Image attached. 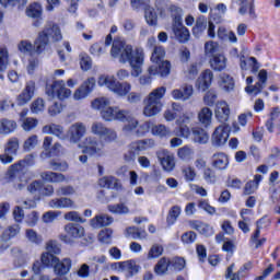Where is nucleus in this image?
I'll list each match as a JSON object with an SVG mask.
<instances>
[{"label": "nucleus", "mask_w": 280, "mask_h": 280, "mask_svg": "<svg viewBox=\"0 0 280 280\" xmlns=\"http://www.w3.org/2000/svg\"><path fill=\"white\" fill-rule=\"evenodd\" d=\"M34 164V156L26 155L23 160L12 164L5 174V180L12 183L14 189H25L30 183V177L25 174L24 170Z\"/></svg>", "instance_id": "7ed1b4c3"}, {"label": "nucleus", "mask_w": 280, "mask_h": 280, "mask_svg": "<svg viewBox=\"0 0 280 280\" xmlns=\"http://www.w3.org/2000/svg\"><path fill=\"white\" fill-rule=\"evenodd\" d=\"M177 156L182 161H190V159H194V149L189 145H185L178 149Z\"/></svg>", "instance_id": "49530a36"}, {"label": "nucleus", "mask_w": 280, "mask_h": 280, "mask_svg": "<svg viewBox=\"0 0 280 280\" xmlns=\"http://www.w3.org/2000/svg\"><path fill=\"white\" fill-rule=\"evenodd\" d=\"M40 178L46 183H65L67 177L62 173L46 171L40 173Z\"/></svg>", "instance_id": "bb28decb"}, {"label": "nucleus", "mask_w": 280, "mask_h": 280, "mask_svg": "<svg viewBox=\"0 0 280 280\" xmlns=\"http://www.w3.org/2000/svg\"><path fill=\"white\" fill-rule=\"evenodd\" d=\"M46 94L48 97H58V100H67L71 97V90L65 86V81H55L50 85H46Z\"/></svg>", "instance_id": "0eeeda50"}, {"label": "nucleus", "mask_w": 280, "mask_h": 280, "mask_svg": "<svg viewBox=\"0 0 280 280\" xmlns=\"http://www.w3.org/2000/svg\"><path fill=\"white\" fill-rule=\"evenodd\" d=\"M36 91V82L27 81L25 89L16 97L19 106H25L34 97V92Z\"/></svg>", "instance_id": "2eb2a0df"}, {"label": "nucleus", "mask_w": 280, "mask_h": 280, "mask_svg": "<svg viewBox=\"0 0 280 280\" xmlns=\"http://www.w3.org/2000/svg\"><path fill=\"white\" fill-rule=\"evenodd\" d=\"M280 110L279 107H273L270 113V119L266 122V128L269 132H275V124H277V119H279Z\"/></svg>", "instance_id": "a19ab883"}, {"label": "nucleus", "mask_w": 280, "mask_h": 280, "mask_svg": "<svg viewBox=\"0 0 280 280\" xmlns=\"http://www.w3.org/2000/svg\"><path fill=\"white\" fill-rule=\"evenodd\" d=\"M18 128L16 121L8 118L0 119V135H12Z\"/></svg>", "instance_id": "c85d7f7f"}, {"label": "nucleus", "mask_w": 280, "mask_h": 280, "mask_svg": "<svg viewBox=\"0 0 280 280\" xmlns=\"http://www.w3.org/2000/svg\"><path fill=\"white\" fill-rule=\"evenodd\" d=\"M50 209H73L75 207V202L71 198L61 197L51 199L48 202Z\"/></svg>", "instance_id": "4be33fe9"}, {"label": "nucleus", "mask_w": 280, "mask_h": 280, "mask_svg": "<svg viewBox=\"0 0 280 280\" xmlns=\"http://www.w3.org/2000/svg\"><path fill=\"white\" fill-rule=\"evenodd\" d=\"M264 89H266V86L261 84V82H257L255 85H247L245 91L248 93V95H259Z\"/></svg>", "instance_id": "69168bd1"}, {"label": "nucleus", "mask_w": 280, "mask_h": 280, "mask_svg": "<svg viewBox=\"0 0 280 280\" xmlns=\"http://www.w3.org/2000/svg\"><path fill=\"white\" fill-rule=\"evenodd\" d=\"M264 180V176L261 175H255L254 180H249L244 188V191L247 196H250V194H255L259 187V182Z\"/></svg>", "instance_id": "4c0bfd02"}, {"label": "nucleus", "mask_w": 280, "mask_h": 280, "mask_svg": "<svg viewBox=\"0 0 280 280\" xmlns=\"http://www.w3.org/2000/svg\"><path fill=\"white\" fill-rule=\"evenodd\" d=\"M113 268L115 270H118V272H130L131 275H135L138 272V267L135 260H126L120 262H115L113 265Z\"/></svg>", "instance_id": "393cba45"}, {"label": "nucleus", "mask_w": 280, "mask_h": 280, "mask_svg": "<svg viewBox=\"0 0 280 280\" xmlns=\"http://www.w3.org/2000/svg\"><path fill=\"white\" fill-rule=\"evenodd\" d=\"M86 135V126L83 122H75L71 125L66 133V139L70 143H80Z\"/></svg>", "instance_id": "6e6552de"}, {"label": "nucleus", "mask_w": 280, "mask_h": 280, "mask_svg": "<svg viewBox=\"0 0 280 280\" xmlns=\"http://www.w3.org/2000/svg\"><path fill=\"white\" fill-rule=\"evenodd\" d=\"M43 14V7L39 3L30 4L26 9V15L31 19H40Z\"/></svg>", "instance_id": "37998d69"}, {"label": "nucleus", "mask_w": 280, "mask_h": 280, "mask_svg": "<svg viewBox=\"0 0 280 280\" xmlns=\"http://www.w3.org/2000/svg\"><path fill=\"white\" fill-rule=\"evenodd\" d=\"M144 19H145L148 25H151V26L156 25V23L159 21V16L156 15V11L154 10V8L149 7L145 9Z\"/></svg>", "instance_id": "de8ad7c7"}, {"label": "nucleus", "mask_w": 280, "mask_h": 280, "mask_svg": "<svg viewBox=\"0 0 280 280\" xmlns=\"http://www.w3.org/2000/svg\"><path fill=\"white\" fill-rule=\"evenodd\" d=\"M36 145H38V136L33 135L24 141L23 149L25 152H31Z\"/></svg>", "instance_id": "4d7b16f0"}, {"label": "nucleus", "mask_w": 280, "mask_h": 280, "mask_svg": "<svg viewBox=\"0 0 280 280\" xmlns=\"http://www.w3.org/2000/svg\"><path fill=\"white\" fill-rule=\"evenodd\" d=\"M173 100H182V102H187L189 97L194 95V86L185 84L182 89H175L171 92Z\"/></svg>", "instance_id": "6ab92c4d"}, {"label": "nucleus", "mask_w": 280, "mask_h": 280, "mask_svg": "<svg viewBox=\"0 0 280 280\" xmlns=\"http://www.w3.org/2000/svg\"><path fill=\"white\" fill-rule=\"evenodd\" d=\"M191 139L194 143H200L205 145V143H209V133L200 127L192 128Z\"/></svg>", "instance_id": "cd10ccee"}, {"label": "nucleus", "mask_w": 280, "mask_h": 280, "mask_svg": "<svg viewBox=\"0 0 280 280\" xmlns=\"http://www.w3.org/2000/svg\"><path fill=\"white\" fill-rule=\"evenodd\" d=\"M158 159L163 167L164 172H173L176 167V160L174 158V153L167 150L158 151Z\"/></svg>", "instance_id": "f8f14e48"}, {"label": "nucleus", "mask_w": 280, "mask_h": 280, "mask_svg": "<svg viewBox=\"0 0 280 280\" xmlns=\"http://www.w3.org/2000/svg\"><path fill=\"white\" fill-rule=\"evenodd\" d=\"M126 237H131V240H145L148 232L137 226H130L126 229Z\"/></svg>", "instance_id": "2f4dec72"}, {"label": "nucleus", "mask_w": 280, "mask_h": 280, "mask_svg": "<svg viewBox=\"0 0 280 280\" xmlns=\"http://www.w3.org/2000/svg\"><path fill=\"white\" fill-rule=\"evenodd\" d=\"M112 222H114L113 217L108 214H98L91 219L90 225L92 229H102L104 226H110Z\"/></svg>", "instance_id": "b1692460"}, {"label": "nucleus", "mask_w": 280, "mask_h": 280, "mask_svg": "<svg viewBox=\"0 0 280 280\" xmlns=\"http://www.w3.org/2000/svg\"><path fill=\"white\" fill-rule=\"evenodd\" d=\"M205 30H207V18L205 15H200L196 20V25L192 28V34L195 36H200V34H202Z\"/></svg>", "instance_id": "79ce46f5"}, {"label": "nucleus", "mask_w": 280, "mask_h": 280, "mask_svg": "<svg viewBox=\"0 0 280 280\" xmlns=\"http://www.w3.org/2000/svg\"><path fill=\"white\" fill-rule=\"evenodd\" d=\"M107 128L104 124L95 121L91 126V132L96 137H102Z\"/></svg>", "instance_id": "052dcab7"}, {"label": "nucleus", "mask_w": 280, "mask_h": 280, "mask_svg": "<svg viewBox=\"0 0 280 280\" xmlns=\"http://www.w3.org/2000/svg\"><path fill=\"white\" fill-rule=\"evenodd\" d=\"M191 229L195 231H198L201 235H205L206 237H209L213 233V228L207 225V223H202L200 221H192L190 222Z\"/></svg>", "instance_id": "473e14b6"}, {"label": "nucleus", "mask_w": 280, "mask_h": 280, "mask_svg": "<svg viewBox=\"0 0 280 280\" xmlns=\"http://www.w3.org/2000/svg\"><path fill=\"white\" fill-rule=\"evenodd\" d=\"M38 126V119L36 118H24L22 120V128L25 132H31Z\"/></svg>", "instance_id": "6e6d98bb"}, {"label": "nucleus", "mask_w": 280, "mask_h": 280, "mask_svg": "<svg viewBox=\"0 0 280 280\" xmlns=\"http://www.w3.org/2000/svg\"><path fill=\"white\" fill-rule=\"evenodd\" d=\"M98 185L105 189H119V179L113 176H105L98 180Z\"/></svg>", "instance_id": "7c9ffc66"}, {"label": "nucleus", "mask_w": 280, "mask_h": 280, "mask_svg": "<svg viewBox=\"0 0 280 280\" xmlns=\"http://www.w3.org/2000/svg\"><path fill=\"white\" fill-rule=\"evenodd\" d=\"M167 11L170 12L172 19H173V25H176L178 23H183V9L176 4H171L167 8Z\"/></svg>", "instance_id": "f704fd0d"}, {"label": "nucleus", "mask_w": 280, "mask_h": 280, "mask_svg": "<svg viewBox=\"0 0 280 280\" xmlns=\"http://www.w3.org/2000/svg\"><path fill=\"white\" fill-rule=\"evenodd\" d=\"M165 93H167V88H156L143 100V104L145 106H161V100L165 97Z\"/></svg>", "instance_id": "ddd939ff"}, {"label": "nucleus", "mask_w": 280, "mask_h": 280, "mask_svg": "<svg viewBox=\"0 0 280 280\" xmlns=\"http://www.w3.org/2000/svg\"><path fill=\"white\" fill-rule=\"evenodd\" d=\"M209 63L213 71H224L226 69V57L222 52H218L211 56Z\"/></svg>", "instance_id": "5701e85b"}, {"label": "nucleus", "mask_w": 280, "mask_h": 280, "mask_svg": "<svg viewBox=\"0 0 280 280\" xmlns=\"http://www.w3.org/2000/svg\"><path fill=\"white\" fill-rule=\"evenodd\" d=\"M213 82V71L207 69L205 70L196 81V88L198 91H207L211 83Z\"/></svg>", "instance_id": "f3484780"}, {"label": "nucleus", "mask_w": 280, "mask_h": 280, "mask_svg": "<svg viewBox=\"0 0 280 280\" xmlns=\"http://www.w3.org/2000/svg\"><path fill=\"white\" fill-rule=\"evenodd\" d=\"M233 270H235V264L234 262L226 268L225 279L240 280V277H242V273H240V271L233 272Z\"/></svg>", "instance_id": "338daca9"}, {"label": "nucleus", "mask_w": 280, "mask_h": 280, "mask_svg": "<svg viewBox=\"0 0 280 280\" xmlns=\"http://www.w3.org/2000/svg\"><path fill=\"white\" fill-rule=\"evenodd\" d=\"M172 71V63L170 61H161L160 63L152 65L148 69L150 75H161V78H167Z\"/></svg>", "instance_id": "4468645a"}, {"label": "nucleus", "mask_w": 280, "mask_h": 280, "mask_svg": "<svg viewBox=\"0 0 280 280\" xmlns=\"http://www.w3.org/2000/svg\"><path fill=\"white\" fill-rule=\"evenodd\" d=\"M180 206H173L170 211H168V215L166 218V222L167 224H175L176 220H178V218L180 217Z\"/></svg>", "instance_id": "3c124183"}, {"label": "nucleus", "mask_w": 280, "mask_h": 280, "mask_svg": "<svg viewBox=\"0 0 280 280\" xmlns=\"http://www.w3.org/2000/svg\"><path fill=\"white\" fill-rule=\"evenodd\" d=\"M164 250H165V248L163 247V245L155 243L149 249L147 257H148V259H159V257H161V255H163Z\"/></svg>", "instance_id": "a18cd8bd"}, {"label": "nucleus", "mask_w": 280, "mask_h": 280, "mask_svg": "<svg viewBox=\"0 0 280 280\" xmlns=\"http://www.w3.org/2000/svg\"><path fill=\"white\" fill-rule=\"evenodd\" d=\"M98 86H106L116 95H128L130 93L131 85L128 82L120 83L115 77L103 74L98 78Z\"/></svg>", "instance_id": "39448f33"}, {"label": "nucleus", "mask_w": 280, "mask_h": 280, "mask_svg": "<svg viewBox=\"0 0 280 280\" xmlns=\"http://www.w3.org/2000/svg\"><path fill=\"white\" fill-rule=\"evenodd\" d=\"M214 117L221 124L229 121V117H231V108H229V106H218L214 110Z\"/></svg>", "instance_id": "72a5a7b5"}, {"label": "nucleus", "mask_w": 280, "mask_h": 280, "mask_svg": "<svg viewBox=\"0 0 280 280\" xmlns=\"http://www.w3.org/2000/svg\"><path fill=\"white\" fill-rule=\"evenodd\" d=\"M165 48L163 46H154V49L151 55V62L153 65H160V62H165Z\"/></svg>", "instance_id": "e433bc0d"}, {"label": "nucleus", "mask_w": 280, "mask_h": 280, "mask_svg": "<svg viewBox=\"0 0 280 280\" xmlns=\"http://www.w3.org/2000/svg\"><path fill=\"white\" fill-rule=\"evenodd\" d=\"M212 117H213V113L211 112V109H209V107H203L198 114V119L200 124L205 126V128H208V126H211Z\"/></svg>", "instance_id": "c9c22d12"}, {"label": "nucleus", "mask_w": 280, "mask_h": 280, "mask_svg": "<svg viewBox=\"0 0 280 280\" xmlns=\"http://www.w3.org/2000/svg\"><path fill=\"white\" fill-rule=\"evenodd\" d=\"M63 231L66 235H61V240L66 243L71 242V240H80L84 237V226L77 223H68L65 225Z\"/></svg>", "instance_id": "1a4fd4ad"}, {"label": "nucleus", "mask_w": 280, "mask_h": 280, "mask_svg": "<svg viewBox=\"0 0 280 280\" xmlns=\"http://www.w3.org/2000/svg\"><path fill=\"white\" fill-rule=\"evenodd\" d=\"M25 237L31 244H35V246H40V244H43V236L33 229H27L25 231Z\"/></svg>", "instance_id": "ea45409f"}, {"label": "nucleus", "mask_w": 280, "mask_h": 280, "mask_svg": "<svg viewBox=\"0 0 280 280\" xmlns=\"http://www.w3.org/2000/svg\"><path fill=\"white\" fill-rule=\"evenodd\" d=\"M98 240L100 242H102V244H110L113 240V230L110 229L102 230L98 234Z\"/></svg>", "instance_id": "bf43d9fd"}, {"label": "nucleus", "mask_w": 280, "mask_h": 280, "mask_svg": "<svg viewBox=\"0 0 280 280\" xmlns=\"http://www.w3.org/2000/svg\"><path fill=\"white\" fill-rule=\"evenodd\" d=\"M63 218L68 222H77L79 224H84V222H86V219H83L78 211H69L63 215Z\"/></svg>", "instance_id": "864d4df0"}, {"label": "nucleus", "mask_w": 280, "mask_h": 280, "mask_svg": "<svg viewBox=\"0 0 280 280\" xmlns=\"http://www.w3.org/2000/svg\"><path fill=\"white\" fill-rule=\"evenodd\" d=\"M18 233H21V226L19 224H13V225L9 226L2 233V235L5 236L7 238L9 237V242H10V240H12V237H16Z\"/></svg>", "instance_id": "e2e57ef3"}, {"label": "nucleus", "mask_w": 280, "mask_h": 280, "mask_svg": "<svg viewBox=\"0 0 280 280\" xmlns=\"http://www.w3.org/2000/svg\"><path fill=\"white\" fill-rule=\"evenodd\" d=\"M101 113V117L105 121H127L122 128L125 135H133L135 137H144L150 132L151 124L144 121L139 124V120L132 116V114L126 109H119V107L98 106L96 107Z\"/></svg>", "instance_id": "f257e3e1"}, {"label": "nucleus", "mask_w": 280, "mask_h": 280, "mask_svg": "<svg viewBox=\"0 0 280 280\" xmlns=\"http://www.w3.org/2000/svg\"><path fill=\"white\" fill-rule=\"evenodd\" d=\"M100 138L103 139L105 143H113V141H117V131L107 127Z\"/></svg>", "instance_id": "5fc2aeb1"}, {"label": "nucleus", "mask_w": 280, "mask_h": 280, "mask_svg": "<svg viewBox=\"0 0 280 280\" xmlns=\"http://www.w3.org/2000/svg\"><path fill=\"white\" fill-rule=\"evenodd\" d=\"M170 266L177 272H180V270L185 268V258L175 257L173 259H170Z\"/></svg>", "instance_id": "0e129e2a"}, {"label": "nucleus", "mask_w": 280, "mask_h": 280, "mask_svg": "<svg viewBox=\"0 0 280 280\" xmlns=\"http://www.w3.org/2000/svg\"><path fill=\"white\" fill-rule=\"evenodd\" d=\"M151 132L155 137H161V138L170 137V135H172V131L170 130V128L165 127V125H154L151 128Z\"/></svg>", "instance_id": "09e8293b"}, {"label": "nucleus", "mask_w": 280, "mask_h": 280, "mask_svg": "<svg viewBox=\"0 0 280 280\" xmlns=\"http://www.w3.org/2000/svg\"><path fill=\"white\" fill-rule=\"evenodd\" d=\"M40 261L46 268H54V265L56 261H58V257H56L54 254H50L49 252H45L40 256Z\"/></svg>", "instance_id": "c03bdc74"}, {"label": "nucleus", "mask_w": 280, "mask_h": 280, "mask_svg": "<svg viewBox=\"0 0 280 280\" xmlns=\"http://www.w3.org/2000/svg\"><path fill=\"white\" fill-rule=\"evenodd\" d=\"M57 196H73L75 188L73 186H61L56 190Z\"/></svg>", "instance_id": "774afa93"}, {"label": "nucleus", "mask_w": 280, "mask_h": 280, "mask_svg": "<svg viewBox=\"0 0 280 280\" xmlns=\"http://www.w3.org/2000/svg\"><path fill=\"white\" fill-rule=\"evenodd\" d=\"M49 38L52 40V43L62 40V33L60 32V27L57 24L49 23L46 25L44 31L39 33L34 45L36 54H43V51H45L49 45Z\"/></svg>", "instance_id": "20e7f679"}, {"label": "nucleus", "mask_w": 280, "mask_h": 280, "mask_svg": "<svg viewBox=\"0 0 280 280\" xmlns=\"http://www.w3.org/2000/svg\"><path fill=\"white\" fill-rule=\"evenodd\" d=\"M219 86L224 93H233L235 91V79L231 74L222 73L219 77Z\"/></svg>", "instance_id": "412c9836"}, {"label": "nucleus", "mask_w": 280, "mask_h": 280, "mask_svg": "<svg viewBox=\"0 0 280 280\" xmlns=\"http://www.w3.org/2000/svg\"><path fill=\"white\" fill-rule=\"evenodd\" d=\"M8 48H0V72L5 71V69H8Z\"/></svg>", "instance_id": "680f3d73"}, {"label": "nucleus", "mask_w": 280, "mask_h": 280, "mask_svg": "<svg viewBox=\"0 0 280 280\" xmlns=\"http://www.w3.org/2000/svg\"><path fill=\"white\" fill-rule=\"evenodd\" d=\"M42 132L44 135H54V137H57L61 141L67 140V133H65V127L61 125L50 124L43 127Z\"/></svg>", "instance_id": "aec40b11"}, {"label": "nucleus", "mask_w": 280, "mask_h": 280, "mask_svg": "<svg viewBox=\"0 0 280 280\" xmlns=\"http://www.w3.org/2000/svg\"><path fill=\"white\" fill-rule=\"evenodd\" d=\"M49 167L54 170V172H67V170H69V163H67V161L51 160Z\"/></svg>", "instance_id": "603ef678"}, {"label": "nucleus", "mask_w": 280, "mask_h": 280, "mask_svg": "<svg viewBox=\"0 0 280 280\" xmlns=\"http://www.w3.org/2000/svg\"><path fill=\"white\" fill-rule=\"evenodd\" d=\"M83 154H90V156H102L104 154V141L90 136L83 141Z\"/></svg>", "instance_id": "423d86ee"}, {"label": "nucleus", "mask_w": 280, "mask_h": 280, "mask_svg": "<svg viewBox=\"0 0 280 280\" xmlns=\"http://www.w3.org/2000/svg\"><path fill=\"white\" fill-rule=\"evenodd\" d=\"M54 272L57 277H65V275H69L71 270V258H57V261L52 266Z\"/></svg>", "instance_id": "a211bd4d"}, {"label": "nucleus", "mask_w": 280, "mask_h": 280, "mask_svg": "<svg viewBox=\"0 0 280 280\" xmlns=\"http://www.w3.org/2000/svg\"><path fill=\"white\" fill-rule=\"evenodd\" d=\"M212 166L215 170H226L229 167V155L219 152L212 155Z\"/></svg>", "instance_id": "a878e982"}, {"label": "nucleus", "mask_w": 280, "mask_h": 280, "mask_svg": "<svg viewBox=\"0 0 280 280\" xmlns=\"http://www.w3.org/2000/svg\"><path fill=\"white\" fill-rule=\"evenodd\" d=\"M4 152H7V154H13V156H15V154L19 152V138L9 139L4 147Z\"/></svg>", "instance_id": "8fccbe9b"}, {"label": "nucleus", "mask_w": 280, "mask_h": 280, "mask_svg": "<svg viewBox=\"0 0 280 280\" xmlns=\"http://www.w3.org/2000/svg\"><path fill=\"white\" fill-rule=\"evenodd\" d=\"M172 28L174 36L178 43H189L191 34L189 33V28L183 25V22L178 24H173Z\"/></svg>", "instance_id": "dca6fc26"}, {"label": "nucleus", "mask_w": 280, "mask_h": 280, "mask_svg": "<svg viewBox=\"0 0 280 280\" xmlns=\"http://www.w3.org/2000/svg\"><path fill=\"white\" fill-rule=\"evenodd\" d=\"M112 58H118L119 62L126 65L129 62L132 71L131 75L133 78H139L142 73L143 60L145 55L143 52V48H137L135 51L132 50V45L126 44L121 38L114 39L110 49Z\"/></svg>", "instance_id": "f03ea898"}, {"label": "nucleus", "mask_w": 280, "mask_h": 280, "mask_svg": "<svg viewBox=\"0 0 280 280\" xmlns=\"http://www.w3.org/2000/svg\"><path fill=\"white\" fill-rule=\"evenodd\" d=\"M177 117H180V109L176 107H170L164 112V119L166 121H174Z\"/></svg>", "instance_id": "13d9d810"}, {"label": "nucleus", "mask_w": 280, "mask_h": 280, "mask_svg": "<svg viewBox=\"0 0 280 280\" xmlns=\"http://www.w3.org/2000/svg\"><path fill=\"white\" fill-rule=\"evenodd\" d=\"M171 265H170V258L167 257H162L156 265L154 266V272L159 277H163V275H167V270H170Z\"/></svg>", "instance_id": "c756f323"}, {"label": "nucleus", "mask_w": 280, "mask_h": 280, "mask_svg": "<svg viewBox=\"0 0 280 280\" xmlns=\"http://www.w3.org/2000/svg\"><path fill=\"white\" fill-rule=\"evenodd\" d=\"M93 89H95V78L91 77L85 80L73 93V100L75 102H80L82 100H86L91 93H93Z\"/></svg>", "instance_id": "9d476101"}, {"label": "nucleus", "mask_w": 280, "mask_h": 280, "mask_svg": "<svg viewBox=\"0 0 280 280\" xmlns=\"http://www.w3.org/2000/svg\"><path fill=\"white\" fill-rule=\"evenodd\" d=\"M226 141H229V126L220 125L212 133L211 143L214 148H222Z\"/></svg>", "instance_id": "9b49d317"}, {"label": "nucleus", "mask_w": 280, "mask_h": 280, "mask_svg": "<svg viewBox=\"0 0 280 280\" xmlns=\"http://www.w3.org/2000/svg\"><path fill=\"white\" fill-rule=\"evenodd\" d=\"M107 209L109 213H114L116 215H126L127 213H130V209L126 203L109 205L107 206Z\"/></svg>", "instance_id": "58836bf2"}]
</instances>
